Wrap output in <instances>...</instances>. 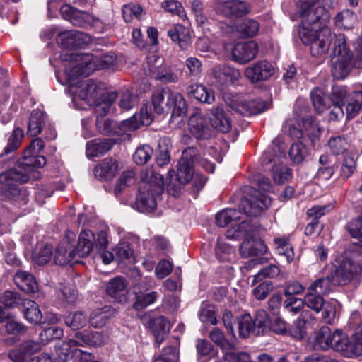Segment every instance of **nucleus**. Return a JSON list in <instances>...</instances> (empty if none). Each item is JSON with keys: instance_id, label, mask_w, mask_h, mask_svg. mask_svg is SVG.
<instances>
[{"instance_id": "obj_1", "label": "nucleus", "mask_w": 362, "mask_h": 362, "mask_svg": "<svg viewBox=\"0 0 362 362\" xmlns=\"http://www.w3.org/2000/svg\"><path fill=\"white\" fill-rule=\"evenodd\" d=\"M299 37L303 44L310 47L311 54L315 57L326 53L333 41L331 72L334 78L344 79L354 69H362V57L354 58L344 35H333L330 30L325 28L312 31L303 29Z\"/></svg>"}, {"instance_id": "obj_9", "label": "nucleus", "mask_w": 362, "mask_h": 362, "mask_svg": "<svg viewBox=\"0 0 362 362\" xmlns=\"http://www.w3.org/2000/svg\"><path fill=\"white\" fill-rule=\"evenodd\" d=\"M361 273V257L358 254L351 252L348 256L339 259L335 269L334 277L339 284H345Z\"/></svg>"}, {"instance_id": "obj_54", "label": "nucleus", "mask_w": 362, "mask_h": 362, "mask_svg": "<svg viewBox=\"0 0 362 362\" xmlns=\"http://www.w3.org/2000/svg\"><path fill=\"white\" fill-rule=\"evenodd\" d=\"M308 156V150L305 145L300 141L292 144L289 151V156L295 163H300Z\"/></svg>"}, {"instance_id": "obj_64", "label": "nucleus", "mask_w": 362, "mask_h": 362, "mask_svg": "<svg viewBox=\"0 0 362 362\" xmlns=\"http://www.w3.org/2000/svg\"><path fill=\"white\" fill-rule=\"evenodd\" d=\"M346 228L352 238L361 241L362 247V216L350 221Z\"/></svg>"}, {"instance_id": "obj_5", "label": "nucleus", "mask_w": 362, "mask_h": 362, "mask_svg": "<svg viewBox=\"0 0 362 362\" xmlns=\"http://www.w3.org/2000/svg\"><path fill=\"white\" fill-rule=\"evenodd\" d=\"M141 180L142 183L139 187L135 205L141 212H151L157 206L156 197L163 192V178L151 170H146L141 173Z\"/></svg>"}, {"instance_id": "obj_62", "label": "nucleus", "mask_w": 362, "mask_h": 362, "mask_svg": "<svg viewBox=\"0 0 362 362\" xmlns=\"http://www.w3.org/2000/svg\"><path fill=\"white\" fill-rule=\"evenodd\" d=\"M199 317L202 322L210 323L213 325H215L217 323L214 307L211 305H205L202 306L201 308Z\"/></svg>"}, {"instance_id": "obj_20", "label": "nucleus", "mask_w": 362, "mask_h": 362, "mask_svg": "<svg viewBox=\"0 0 362 362\" xmlns=\"http://www.w3.org/2000/svg\"><path fill=\"white\" fill-rule=\"evenodd\" d=\"M188 129L198 139H207L211 136L207 119L199 111L194 112L189 117Z\"/></svg>"}, {"instance_id": "obj_3", "label": "nucleus", "mask_w": 362, "mask_h": 362, "mask_svg": "<svg viewBox=\"0 0 362 362\" xmlns=\"http://www.w3.org/2000/svg\"><path fill=\"white\" fill-rule=\"evenodd\" d=\"M61 58L66 62L64 64V72L69 79L76 76H89L96 69L110 68L117 61V57L112 52L93 58L89 54L67 51L62 54Z\"/></svg>"}, {"instance_id": "obj_12", "label": "nucleus", "mask_w": 362, "mask_h": 362, "mask_svg": "<svg viewBox=\"0 0 362 362\" xmlns=\"http://www.w3.org/2000/svg\"><path fill=\"white\" fill-rule=\"evenodd\" d=\"M271 204L272 199L269 197L255 191L254 194L241 200L240 209L247 216H257L267 209Z\"/></svg>"}, {"instance_id": "obj_32", "label": "nucleus", "mask_w": 362, "mask_h": 362, "mask_svg": "<svg viewBox=\"0 0 362 362\" xmlns=\"http://www.w3.org/2000/svg\"><path fill=\"white\" fill-rule=\"evenodd\" d=\"M75 338L77 339V343L79 346L89 345V346H101L107 339L105 334L100 332H92L90 333L87 332H76L75 334Z\"/></svg>"}, {"instance_id": "obj_38", "label": "nucleus", "mask_w": 362, "mask_h": 362, "mask_svg": "<svg viewBox=\"0 0 362 362\" xmlns=\"http://www.w3.org/2000/svg\"><path fill=\"white\" fill-rule=\"evenodd\" d=\"M362 107V91H354L349 95L346 107V118L351 119L355 117Z\"/></svg>"}, {"instance_id": "obj_25", "label": "nucleus", "mask_w": 362, "mask_h": 362, "mask_svg": "<svg viewBox=\"0 0 362 362\" xmlns=\"http://www.w3.org/2000/svg\"><path fill=\"white\" fill-rule=\"evenodd\" d=\"M94 241L95 235L90 230H84L80 233L77 246L74 248L78 259L90 255L93 248Z\"/></svg>"}, {"instance_id": "obj_26", "label": "nucleus", "mask_w": 362, "mask_h": 362, "mask_svg": "<svg viewBox=\"0 0 362 362\" xmlns=\"http://www.w3.org/2000/svg\"><path fill=\"white\" fill-rule=\"evenodd\" d=\"M118 170V163L116 160L105 158L95 168L94 174L100 180H107L115 177Z\"/></svg>"}, {"instance_id": "obj_22", "label": "nucleus", "mask_w": 362, "mask_h": 362, "mask_svg": "<svg viewBox=\"0 0 362 362\" xmlns=\"http://www.w3.org/2000/svg\"><path fill=\"white\" fill-rule=\"evenodd\" d=\"M219 10L226 16H241L249 13L250 6L248 3L243 1H226L220 4Z\"/></svg>"}, {"instance_id": "obj_18", "label": "nucleus", "mask_w": 362, "mask_h": 362, "mask_svg": "<svg viewBox=\"0 0 362 362\" xmlns=\"http://www.w3.org/2000/svg\"><path fill=\"white\" fill-rule=\"evenodd\" d=\"M258 52V45L254 41L239 42L231 49L233 59L239 64H245L254 59Z\"/></svg>"}, {"instance_id": "obj_48", "label": "nucleus", "mask_w": 362, "mask_h": 362, "mask_svg": "<svg viewBox=\"0 0 362 362\" xmlns=\"http://www.w3.org/2000/svg\"><path fill=\"white\" fill-rule=\"evenodd\" d=\"M356 23V16L350 10H344L335 17V23L338 27L349 29Z\"/></svg>"}, {"instance_id": "obj_46", "label": "nucleus", "mask_w": 362, "mask_h": 362, "mask_svg": "<svg viewBox=\"0 0 362 362\" xmlns=\"http://www.w3.org/2000/svg\"><path fill=\"white\" fill-rule=\"evenodd\" d=\"M116 259L119 262L131 263L134 261V252L128 243H120L114 249Z\"/></svg>"}, {"instance_id": "obj_49", "label": "nucleus", "mask_w": 362, "mask_h": 362, "mask_svg": "<svg viewBox=\"0 0 362 362\" xmlns=\"http://www.w3.org/2000/svg\"><path fill=\"white\" fill-rule=\"evenodd\" d=\"M191 81L198 80L202 73V63L195 57H187L185 63Z\"/></svg>"}, {"instance_id": "obj_21", "label": "nucleus", "mask_w": 362, "mask_h": 362, "mask_svg": "<svg viewBox=\"0 0 362 362\" xmlns=\"http://www.w3.org/2000/svg\"><path fill=\"white\" fill-rule=\"evenodd\" d=\"M267 250V246L264 242L257 238H254L251 232L246 236L240 247V252L244 257H249L264 254Z\"/></svg>"}, {"instance_id": "obj_52", "label": "nucleus", "mask_w": 362, "mask_h": 362, "mask_svg": "<svg viewBox=\"0 0 362 362\" xmlns=\"http://www.w3.org/2000/svg\"><path fill=\"white\" fill-rule=\"evenodd\" d=\"M239 334L241 337L246 338L250 333H255L257 330L253 323V319L249 314L243 315L238 322Z\"/></svg>"}, {"instance_id": "obj_24", "label": "nucleus", "mask_w": 362, "mask_h": 362, "mask_svg": "<svg viewBox=\"0 0 362 362\" xmlns=\"http://www.w3.org/2000/svg\"><path fill=\"white\" fill-rule=\"evenodd\" d=\"M209 119L212 127L221 132L226 133L231 129L230 120L220 106H216L211 110Z\"/></svg>"}, {"instance_id": "obj_14", "label": "nucleus", "mask_w": 362, "mask_h": 362, "mask_svg": "<svg viewBox=\"0 0 362 362\" xmlns=\"http://www.w3.org/2000/svg\"><path fill=\"white\" fill-rule=\"evenodd\" d=\"M194 152L193 148H189L182 152V156L177 164V173L175 177L176 182L173 183V177L170 175V185H173L176 189H179L180 185H186L193 177V171L192 160L187 158L188 152Z\"/></svg>"}, {"instance_id": "obj_29", "label": "nucleus", "mask_w": 362, "mask_h": 362, "mask_svg": "<svg viewBox=\"0 0 362 362\" xmlns=\"http://www.w3.org/2000/svg\"><path fill=\"white\" fill-rule=\"evenodd\" d=\"M168 35L173 42H177L180 47L185 50L191 43L189 30L180 24L175 25L168 31Z\"/></svg>"}, {"instance_id": "obj_7", "label": "nucleus", "mask_w": 362, "mask_h": 362, "mask_svg": "<svg viewBox=\"0 0 362 362\" xmlns=\"http://www.w3.org/2000/svg\"><path fill=\"white\" fill-rule=\"evenodd\" d=\"M152 104L157 114H164L171 111V122L185 115L187 106L182 95L169 88L157 89L152 94Z\"/></svg>"}, {"instance_id": "obj_44", "label": "nucleus", "mask_w": 362, "mask_h": 362, "mask_svg": "<svg viewBox=\"0 0 362 362\" xmlns=\"http://www.w3.org/2000/svg\"><path fill=\"white\" fill-rule=\"evenodd\" d=\"M237 30L243 37H252L257 34L259 24L255 20L245 19L238 25Z\"/></svg>"}, {"instance_id": "obj_10", "label": "nucleus", "mask_w": 362, "mask_h": 362, "mask_svg": "<svg viewBox=\"0 0 362 362\" xmlns=\"http://www.w3.org/2000/svg\"><path fill=\"white\" fill-rule=\"evenodd\" d=\"M303 300L305 305L316 313L322 312V317L325 323L331 324L334 322L337 305L336 300L325 301L322 296L308 291Z\"/></svg>"}, {"instance_id": "obj_19", "label": "nucleus", "mask_w": 362, "mask_h": 362, "mask_svg": "<svg viewBox=\"0 0 362 362\" xmlns=\"http://www.w3.org/2000/svg\"><path fill=\"white\" fill-rule=\"evenodd\" d=\"M70 238L69 235H66V240L57 247L54 257L55 264L64 266L78 262L74 245L69 241Z\"/></svg>"}, {"instance_id": "obj_63", "label": "nucleus", "mask_w": 362, "mask_h": 362, "mask_svg": "<svg viewBox=\"0 0 362 362\" xmlns=\"http://www.w3.org/2000/svg\"><path fill=\"white\" fill-rule=\"evenodd\" d=\"M210 339L222 349H232L233 344L229 342L224 337L223 333L217 328L214 329L209 334Z\"/></svg>"}, {"instance_id": "obj_40", "label": "nucleus", "mask_w": 362, "mask_h": 362, "mask_svg": "<svg viewBox=\"0 0 362 362\" xmlns=\"http://www.w3.org/2000/svg\"><path fill=\"white\" fill-rule=\"evenodd\" d=\"M329 340V348L338 351L347 349L350 344L347 334L339 329L331 332Z\"/></svg>"}, {"instance_id": "obj_43", "label": "nucleus", "mask_w": 362, "mask_h": 362, "mask_svg": "<svg viewBox=\"0 0 362 362\" xmlns=\"http://www.w3.org/2000/svg\"><path fill=\"white\" fill-rule=\"evenodd\" d=\"M310 97L313 105L318 112H322L329 107L331 101L329 98L322 93L321 89L318 88H314L310 93Z\"/></svg>"}, {"instance_id": "obj_58", "label": "nucleus", "mask_w": 362, "mask_h": 362, "mask_svg": "<svg viewBox=\"0 0 362 362\" xmlns=\"http://www.w3.org/2000/svg\"><path fill=\"white\" fill-rule=\"evenodd\" d=\"M138 102L137 96L127 90L121 94L118 105L122 110H129L136 106Z\"/></svg>"}, {"instance_id": "obj_57", "label": "nucleus", "mask_w": 362, "mask_h": 362, "mask_svg": "<svg viewBox=\"0 0 362 362\" xmlns=\"http://www.w3.org/2000/svg\"><path fill=\"white\" fill-rule=\"evenodd\" d=\"M52 257V248L45 245L36 250L33 254V260L40 265L49 262Z\"/></svg>"}, {"instance_id": "obj_28", "label": "nucleus", "mask_w": 362, "mask_h": 362, "mask_svg": "<svg viewBox=\"0 0 362 362\" xmlns=\"http://www.w3.org/2000/svg\"><path fill=\"white\" fill-rule=\"evenodd\" d=\"M212 74L221 84L232 83L240 77L238 70L225 65L215 66L212 69Z\"/></svg>"}, {"instance_id": "obj_39", "label": "nucleus", "mask_w": 362, "mask_h": 362, "mask_svg": "<svg viewBox=\"0 0 362 362\" xmlns=\"http://www.w3.org/2000/svg\"><path fill=\"white\" fill-rule=\"evenodd\" d=\"M241 215L240 211L234 209H226L216 214V223L220 227H225L228 223L240 221Z\"/></svg>"}, {"instance_id": "obj_17", "label": "nucleus", "mask_w": 362, "mask_h": 362, "mask_svg": "<svg viewBox=\"0 0 362 362\" xmlns=\"http://www.w3.org/2000/svg\"><path fill=\"white\" fill-rule=\"evenodd\" d=\"M274 73L273 66L267 61L261 60L248 66L245 71V76L252 83L266 81Z\"/></svg>"}, {"instance_id": "obj_47", "label": "nucleus", "mask_w": 362, "mask_h": 362, "mask_svg": "<svg viewBox=\"0 0 362 362\" xmlns=\"http://www.w3.org/2000/svg\"><path fill=\"white\" fill-rule=\"evenodd\" d=\"M328 146L333 154L339 155L348 150L349 141L345 136H334L329 139Z\"/></svg>"}, {"instance_id": "obj_8", "label": "nucleus", "mask_w": 362, "mask_h": 362, "mask_svg": "<svg viewBox=\"0 0 362 362\" xmlns=\"http://www.w3.org/2000/svg\"><path fill=\"white\" fill-rule=\"evenodd\" d=\"M274 142L272 146H269L264 153L262 156V164L267 167L274 163V165H272V171L273 174L274 180L278 183H284L291 177V173L290 169L284 165L279 158L284 156V148L282 146L277 147V150L274 148Z\"/></svg>"}, {"instance_id": "obj_59", "label": "nucleus", "mask_w": 362, "mask_h": 362, "mask_svg": "<svg viewBox=\"0 0 362 362\" xmlns=\"http://www.w3.org/2000/svg\"><path fill=\"white\" fill-rule=\"evenodd\" d=\"M62 335V329L53 326L43 330L40 334V340L42 345H45L54 339L60 338Z\"/></svg>"}, {"instance_id": "obj_35", "label": "nucleus", "mask_w": 362, "mask_h": 362, "mask_svg": "<svg viewBox=\"0 0 362 362\" xmlns=\"http://www.w3.org/2000/svg\"><path fill=\"white\" fill-rule=\"evenodd\" d=\"M45 115L39 110H34L30 116L27 134L36 136L40 134L45 124Z\"/></svg>"}, {"instance_id": "obj_45", "label": "nucleus", "mask_w": 362, "mask_h": 362, "mask_svg": "<svg viewBox=\"0 0 362 362\" xmlns=\"http://www.w3.org/2000/svg\"><path fill=\"white\" fill-rule=\"evenodd\" d=\"M24 315L28 321L33 323L40 322L42 319V313L39 309L38 305L30 300L23 301Z\"/></svg>"}, {"instance_id": "obj_61", "label": "nucleus", "mask_w": 362, "mask_h": 362, "mask_svg": "<svg viewBox=\"0 0 362 362\" xmlns=\"http://www.w3.org/2000/svg\"><path fill=\"white\" fill-rule=\"evenodd\" d=\"M331 337V330L327 327L324 326L317 332L315 336V341L317 344L322 349H327L329 348V339Z\"/></svg>"}, {"instance_id": "obj_11", "label": "nucleus", "mask_w": 362, "mask_h": 362, "mask_svg": "<svg viewBox=\"0 0 362 362\" xmlns=\"http://www.w3.org/2000/svg\"><path fill=\"white\" fill-rule=\"evenodd\" d=\"M226 103L237 113L245 116L257 115L264 112L266 109L265 103L259 98L244 100L237 97H233L226 99Z\"/></svg>"}, {"instance_id": "obj_6", "label": "nucleus", "mask_w": 362, "mask_h": 362, "mask_svg": "<svg viewBox=\"0 0 362 362\" xmlns=\"http://www.w3.org/2000/svg\"><path fill=\"white\" fill-rule=\"evenodd\" d=\"M297 10L292 17L301 19V23L298 28V33L303 29L307 31L318 30L320 24L329 18V13L325 8L321 6L319 0H296Z\"/></svg>"}, {"instance_id": "obj_15", "label": "nucleus", "mask_w": 362, "mask_h": 362, "mask_svg": "<svg viewBox=\"0 0 362 362\" xmlns=\"http://www.w3.org/2000/svg\"><path fill=\"white\" fill-rule=\"evenodd\" d=\"M104 116L97 114L96 127L100 134H120L124 140L129 138V135L126 133L129 130V127L124 125L125 120L117 123L109 118H104Z\"/></svg>"}, {"instance_id": "obj_31", "label": "nucleus", "mask_w": 362, "mask_h": 362, "mask_svg": "<svg viewBox=\"0 0 362 362\" xmlns=\"http://www.w3.org/2000/svg\"><path fill=\"white\" fill-rule=\"evenodd\" d=\"M16 285L27 293H35L38 289L35 278L25 271H18L13 277Z\"/></svg>"}, {"instance_id": "obj_4", "label": "nucleus", "mask_w": 362, "mask_h": 362, "mask_svg": "<svg viewBox=\"0 0 362 362\" xmlns=\"http://www.w3.org/2000/svg\"><path fill=\"white\" fill-rule=\"evenodd\" d=\"M66 76L71 87L70 91L74 95L78 96L90 105L94 106L96 114L105 115L110 112L117 98L116 93L105 91L102 84H98L90 79L80 81L78 86L75 87L74 81L78 76L69 79L66 74Z\"/></svg>"}, {"instance_id": "obj_56", "label": "nucleus", "mask_w": 362, "mask_h": 362, "mask_svg": "<svg viewBox=\"0 0 362 362\" xmlns=\"http://www.w3.org/2000/svg\"><path fill=\"white\" fill-rule=\"evenodd\" d=\"M107 311L106 307L93 311L89 317L90 325L95 328L103 327L109 318Z\"/></svg>"}, {"instance_id": "obj_41", "label": "nucleus", "mask_w": 362, "mask_h": 362, "mask_svg": "<svg viewBox=\"0 0 362 362\" xmlns=\"http://www.w3.org/2000/svg\"><path fill=\"white\" fill-rule=\"evenodd\" d=\"M252 232V226L250 223L243 221L238 225L228 228L226 232V237L229 240H239L242 237H246Z\"/></svg>"}, {"instance_id": "obj_37", "label": "nucleus", "mask_w": 362, "mask_h": 362, "mask_svg": "<svg viewBox=\"0 0 362 362\" xmlns=\"http://www.w3.org/2000/svg\"><path fill=\"white\" fill-rule=\"evenodd\" d=\"M79 346L77 339L74 338L68 341H58L55 344V352L59 360L62 361H69L71 356L74 348Z\"/></svg>"}, {"instance_id": "obj_23", "label": "nucleus", "mask_w": 362, "mask_h": 362, "mask_svg": "<svg viewBox=\"0 0 362 362\" xmlns=\"http://www.w3.org/2000/svg\"><path fill=\"white\" fill-rule=\"evenodd\" d=\"M115 144L112 139H95L86 144V156L88 158L98 157L107 152Z\"/></svg>"}, {"instance_id": "obj_60", "label": "nucleus", "mask_w": 362, "mask_h": 362, "mask_svg": "<svg viewBox=\"0 0 362 362\" xmlns=\"http://www.w3.org/2000/svg\"><path fill=\"white\" fill-rule=\"evenodd\" d=\"M280 272L279 268L276 265H269L262 269L257 274L253 276L252 284L262 281L264 278H273Z\"/></svg>"}, {"instance_id": "obj_2", "label": "nucleus", "mask_w": 362, "mask_h": 362, "mask_svg": "<svg viewBox=\"0 0 362 362\" xmlns=\"http://www.w3.org/2000/svg\"><path fill=\"white\" fill-rule=\"evenodd\" d=\"M45 164L46 158L43 156L25 150L18 165L0 174V183L4 185L6 195L18 204H25L28 194L24 188L16 185L28 182L34 168H42Z\"/></svg>"}, {"instance_id": "obj_50", "label": "nucleus", "mask_w": 362, "mask_h": 362, "mask_svg": "<svg viewBox=\"0 0 362 362\" xmlns=\"http://www.w3.org/2000/svg\"><path fill=\"white\" fill-rule=\"evenodd\" d=\"M8 357L15 362H40L39 357H30L23 344L9 351Z\"/></svg>"}, {"instance_id": "obj_34", "label": "nucleus", "mask_w": 362, "mask_h": 362, "mask_svg": "<svg viewBox=\"0 0 362 362\" xmlns=\"http://www.w3.org/2000/svg\"><path fill=\"white\" fill-rule=\"evenodd\" d=\"M141 284H137L134 286L136 300L133 304V308L137 310H141L153 304L158 298V294L156 291H151L145 294L143 293L141 290Z\"/></svg>"}, {"instance_id": "obj_53", "label": "nucleus", "mask_w": 362, "mask_h": 362, "mask_svg": "<svg viewBox=\"0 0 362 362\" xmlns=\"http://www.w3.org/2000/svg\"><path fill=\"white\" fill-rule=\"evenodd\" d=\"M67 326L73 329H78L83 327L88 322L86 315L82 312H76L67 315L64 319Z\"/></svg>"}, {"instance_id": "obj_27", "label": "nucleus", "mask_w": 362, "mask_h": 362, "mask_svg": "<svg viewBox=\"0 0 362 362\" xmlns=\"http://www.w3.org/2000/svg\"><path fill=\"white\" fill-rule=\"evenodd\" d=\"M127 283L124 278L117 276L110 279L107 284L106 292L108 296L119 302L126 300Z\"/></svg>"}, {"instance_id": "obj_42", "label": "nucleus", "mask_w": 362, "mask_h": 362, "mask_svg": "<svg viewBox=\"0 0 362 362\" xmlns=\"http://www.w3.org/2000/svg\"><path fill=\"white\" fill-rule=\"evenodd\" d=\"M332 281L329 277H322L314 281L308 291L321 296L327 295L332 291Z\"/></svg>"}, {"instance_id": "obj_30", "label": "nucleus", "mask_w": 362, "mask_h": 362, "mask_svg": "<svg viewBox=\"0 0 362 362\" xmlns=\"http://www.w3.org/2000/svg\"><path fill=\"white\" fill-rule=\"evenodd\" d=\"M149 327L152 329L158 344H161L163 341L170 329V322L163 316H159L151 320L149 322Z\"/></svg>"}, {"instance_id": "obj_36", "label": "nucleus", "mask_w": 362, "mask_h": 362, "mask_svg": "<svg viewBox=\"0 0 362 362\" xmlns=\"http://www.w3.org/2000/svg\"><path fill=\"white\" fill-rule=\"evenodd\" d=\"M152 122V115L148 110L147 106L141 109L139 114H134L132 117L125 120L124 125L129 127V130H135L141 125H148Z\"/></svg>"}, {"instance_id": "obj_33", "label": "nucleus", "mask_w": 362, "mask_h": 362, "mask_svg": "<svg viewBox=\"0 0 362 362\" xmlns=\"http://www.w3.org/2000/svg\"><path fill=\"white\" fill-rule=\"evenodd\" d=\"M188 94L202 103L212 104L215 96L211 90L202 84H194L187 88Z\"/></svg>"}, {"instance_id": "obj_13", "label": "nucleus", "mask_w": 362, "mask_h": 362, "mask_svg": "<svg viewBox=\"0 0 362 362\" xmlns=\"http://www.w3.org/2000/svg\"><path fill=\"white\" fill-rule=\"evenodd\" d=\"M61 13L64 19L70 21L75 26L87 28L93 26L98 22V18L95 16L69 4L62 6Z\"/></svg>"}, {"instance_id": "obj_16", "label": "nucleus", "mask_w": 362, "mask_h": 362, "mask_svg": "<svg viewBox=\"0 0 362 362\" xmlns=\"http://www.w3.org/2000/svg\"><path fill=\"white\" fill-rule=\"evenodd\" d=\"M90 40L89 36L78 30H65L57 36V42L64 49H74L82 47Z\"/></svg>"}, {"instance_id": "obj_55", "label": "nucleus", "mask_w": 362, "mask_h": 362, "mask_svg": "<svg viewBox=\"0 0 362 362\" xmlns=\"http://www.w3.org/2000/svg\"><path fill=\"white\" fill-rule=\"evenodd\" d=\"M23 131L20 128H16L9 136L8 143L4 148V153L9 154L15 151L20 146L23 136Z\"/></svg>"}, {"instance_id": "obj_51", "label": "nucleus", "mask_w": 362, "mask_h": 362, "mask_svg": "<svg viewBox=\"0 0 362 362\" xmlns=\"http://www.w3.org/2000/svg\"><path fill=\"white\" fill-rule=\"evenodd\" d=\"M153 154V148L148 145L139 146L134 155L133 160L136 165H142L148 162Z\"/></svg>"}]
</instances>
